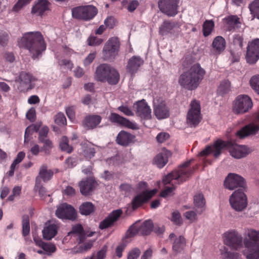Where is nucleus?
<instances>
[{
  "mask_svg": "<svg viewBox=\"0 0 259 259\" xmlns=\"http://www.w3.org/2000/svg\"><path fill=\"white\" fill-rule=\"evenodd\" d=\"M18 45L20 48L28 50L33 59L38 58L46 49L43 35L39 31L25 33L18 41Z\"/></svg>",
  "mask_w": 259,
  "mask_h": 259,
  "instance_id": "nucleus-1",
  "label": "nucleus"
},
{
  "mask_svg": "<svg viewBox=\"0 0 259 259\" xmlns=\"http://www.w3.org/2000/svg\"><path fill=\"white\" fill-rule=\"evenodd\" d=\"M190 165V161H187L181 165L176 170L171 171L163 179V182L164 185L171 184L172 186L170 187H165V189L160 192V196L166 198L168 196L172 195V192L176 189V187L172 182V180L178 182V184L186 181L191 175L192 170L188 168Z\"/></svg>",
  "mask_w": 259,
  "mask_h": 259,
  "instance_id": "nucleus-2",
  "label": "nucleus"
},
{
  "mask_svg": "<svg viewBox=\"0 0 259 259\" xmlns=\"http://www.w3.org/2000/svg\"><path fill=\"white\" fill-rule=\"evenodd\" d=\"M247 236L248 238L244 240L243 254L247 259H259V231L249 230Z\"/></svg>",
  "mask_w": 259,
  "mask_h": 259,
  "instance_id": "nucleus-3",
  "label": "nucleus"
},
{
  "mask_svg": "<svg viewBox=\"0 0 259 259\" xmlns=\"http://www.w3.org/2000/svg\"><path fill=\"white\" fill-rule=\"evenodd\" d=\"M95 77L98 81H119L120 78L117 70L107 64H101L97 67Z\"/></svg>",
  "mask_w": 259,
  "mask_h": 259,
  "instance_id": "nucleus-4",
  "label": "nucleus"
},
{
  "mask_svg": "<svg viewBox=\"0 0 259 259\" xmlns=\"http://www.w3.org/2000/svg\"><path fill=\"white\" fill-rule=\"evenodd\" d=\"M202 119L200 102L193 100L190 104V108L186 116V122L190 127H196Z\"/></svg>",
  "mask_w": 259,
  "mask_h": 259,
  "instance_id": "nucleus-5",
  "label": "nucleus"
},
{
  "mask_svg": "<svg viewBox=\"0 0 259 259\" xmlns=\"http://www.w3.org/2000/svg\"><path fill=\"white\" fill-rule=\"evenodd\" d=\"M71 12L72 17L75 19L89 21L97 14L98 10L93 5H87L74 8Z\"/></svg>",
  "mask_w": 259,
  "mask_h": 259,
  "instance_id": "nucleus-6",
  "label": "nucleus"
},
{
  "mask_svg": "<svg viewBox=\"0 0 259 259\" xmlns=\"http://www.w3.org/2000/svg\"><path fill=\"white\" fill-rule=\"evenodd\" d=\"M252 106V100L248 96L240 95L234 101L233 110L236 114H243L247 112Z\"/></svg>",
  "mask_w": 259,
  "mask_h": 259,
  "instance_id": "nucleus-7",
  "label": "nucleus"
},
{
  "mask_svg": "<svg viewBox=\"0 0 259 259\" xmlns=\"http://www.w3.org/2000/svg\"><path fill=\"white\" fill-rule=\"evenodd\" d=\"M205 71L198 63L194 64L190 70L181 75L180 81H201L203 79Z\"/></svg>",
  "mask_w": 259,
  "mask_h": 259,
  "instance_id": "nucleus-8",
  "label": "nucleus"
},
{
  "mask_svg": "<svg viewBox=\"0 0 259 259\" xmlns=\"http://www.w3.org/2000/svg\"><path fill=\"white\" fill-rule=\"evenodd\" d=\"M244 191L242 189H239L230 196V204L236 211H242L247 206V197Z\"/></svg>",
  "mask_w": 259,
  "mask_h": 259,
  "instance_id": "nucleus-9",
  "label": "nucleus"
},
{
  "mask_svg": "<svg viewBox=\"0 0 259 259\" xmlns=\"http://www.w3.org/2000/svg\"><path fill=\"white\" fill-rule=\"evenodd\" d=\"M180 0H158L160 11L168 17H174L178 13Z\"/></svg>",
  "mask_w": 259,
  "mask_h": 259,
  "instance_id": "nucleus-10",
  "label": "nucleus"
},
{
  "mask_svg": "<svg viewBox=\"0 0 259 259\" xmlns=\"http://www.w3.org/2000/svg\"><path fill=\"white\" fill-rule=\"evenodd\" d=\"M120 46L119 39L116 37L110 38L106 42L103 49L104 60L114 58L118 54Z\"/></svg>",
  "mask_w": 259,
  "mask_h": 259,
  "instance_id": "nucleus-11",
  "label": "nucleus"
},
{
  "mask_svg": "<svg viewBox=\"0 0 259 259\" xmlns=\"http://www.w3.org/2000/svg\"><path fill=\"white\" fill-rule=\"evenodd\" d=\"M56 216L62 219L74 221L77 217V212L71 205L66 203L60 204L56 210Z\"/></svg>",
  "mask_w": 259,
  "mask_h": 259,
  "instance_id": "nucleus-12",
  "label": "nucleus"
},
{
  "mask_svg": "<svg viewBox=\"0 0 259 259\" xmlns=\"http://www.w3.org/2000/svg\"><path fill=\"white\" fill-rule=\"evenodd\" d=\"M230 143L226 144V142L222 140L219 139L214 142L212 146H207L200 153V156H205L213 154L215 158H218L222 153V150L226 147L228 146Z\"/></svg>",
  "mask_w": 259,
  "mask_h": 259,
  "instance_id": "nucleus-13",
  "label": "nucleus"
},
{
  "mask_svg": "<svg viewBox=\"0 0 259 259\" xmlns=\"http://www.w3.org/2000/svg\"><path fill=\"white\" fill-rule=\"evenodd\" d=\"M246 60L250 64H255L259 59V39L249 42L247 47Z\"/></svg>",
  "mask_w": 259,
  "mask_h": 259,
  "instance_id": "nucleus-14",
  "label": "nucleus"
},
{
  "mask_svg": "<svg viewBox=\"0 0 259 259\" xmlns=\"http://www.w3.org/2000/svg\"><path fill=\"white\" fill-rule=\"evenodd\" d=\"M224 242L226 245L232 249L237 250L242 245V237L237 231L232 230L224 234Z\"/></svg>",
  "mask_w": 259,
  "mask_h": 259,
  "instance_id": "nucleus-15",
  "label": "nucleus"
},
{
  "mask_svg": "<svg viewBox=\"0 0 259 259\" xmlns=\"http://www.w3.org/2000/svg\"><path fill=\"white\" fill-rule=\"evenodd\" d=\"M245 185L244 179L242 177L235 174H229L224 182L225 187L230 190H233L236 188L239 187V189H242L244 191Z\"/></svg>",
  "mask_w": 259,
  "mask_h": 259,
  "instance_id": "nucleus-16",
  "label": "nucleus"
},
{
  "mask_svg": "<svg viewBox=\"0 0 259 259\" xmlns=\"http://www.w3.org/2000/svg\"><path fill=\"white\" fill-rule=\"evenodd\" d=\"M181 32V28L178 23L165 20L163 22L159 27V33L162 36L178 35Z\"/></svg>",
  "mask_w": 259,
  "mask_h": 259,
  "instance_id": "nucleus-17",
  "label": "nucleus"
},
{
  "mask_svg": "<svg viewBox=\"0 0 259 259\" xmlns=\"http://www.w3.org/2000/svg\"><path fill=\"white\" fill-rule=\"evenodd\" d=\"M156 193V190L143 192L136 195L132 201V207L135 210L150 199Z\"/></svg>",
  "mask_w": 259,
  "mask_h": 259,
  "instance_id": "nucleus-18",
  "label": "nucleus"
},
{
  "mask_svg": "<svg viewBox=\"0 0 259 259\" xmlns=\"http://www.w3.org/2000/svg\"><path fill=\"white\" fill-rule=\"evenodd\" d=\"M168 239L172 244V250L176 254L181 253L184 249L186 241L182 235L177 237L174 233L169 234Z\"/></svg>",
  "mask_w": 259,
  "mask_h": 259,
  "instance_id": "nucleus-19",
  "label": "nucleus"
},
{
  "mask_svg": "<svg viewBox=\"0 0 259 259\" xmlns=\"http://www.w3.org/2000/svg\"><path fill=\"white\" fill-rule=\"evenodd\" d=\"M134 108L136 109L137 115L141 118L145 120L151 118V110L144 99L135 103Z\"/></svg>",
  "mask_w": 259,
  "mask_h": 259,
  "instance_id": "nucleus-20",
  "label": "nucleus"
},
{
  "mask_svg": "<svg viewBox=\"0 0 259 259\" xmlns=\"http://www.w3.org/2000/svg\"><path fill=\"white\" fill-rule=\"evenodd\" d=\"M122 213V211L119 209L113 210L104 220L99 224V228L104 230L113 226L117 221Z\"/></svg>",
  "mask_w": 259,
  "mask_h": 259,
  "instance_id": "nucleus-21",
  "label": "nucleus"
},
{
  "mask_svg": "<svg viewBox=\"0 0 259 259\" xmlns=\"http://www.w3.org/2000/svg\"><path fill=\"white\" fill-rule=\"evenodd\" d=\"M144 60L140 56H133L128 61L126 65L127 72L132 76L134 75L144 64Z\"/></svg>",
  "mask_w": 259,
  "mask_h": 259,
  "instance_id": "nucleus-22",
  "label": "nucleus"
},
{
  "mask_svg": "<svg viewBox=\"0 0 259 259\" xmlns=\"http://www.w3.org/2000/svg\"><path fill=\"white\" fill-rule=\"evenodd\" d=\"M259 131V125L253 123L245 125L236 133L240 139H243L250 135H254Z\"/></svg>",
  "mask_w": 259,
  "mask_h": 259,
  "instance_id": "nucleus-23",
  "label": "nucleus"
},
{
  "mask_svg": "<svg viewBox=\"0 0 259 259\" xmlns=\"http://www.w3.org/2000/svg\"><path fill=\"white\" fill-rule=\"evenodd\" d=\"M229 150L231 155L236 159L245 157L249 153L248 148L244 145H232L229 147Z\"/></svg>",
  "mask_w": 259,
  "mask_h": 259,
  "instance_id": "nucleus-24",
  "label": "nucleus"
},
{
  "mask_svg": "<svg viewBox=\"0 0 259 259\" xmlns=\"http://www.w3.org/2000/svg\"><path fill=\"white\" fill-rule=\"evenodd\" d=\"M135 138L134 135L124 131H121L116 137V142L118 145L126 147L134 142Z\"/></svg>",
  "mask_w": 259,
  "mask_h": 259,
  "instance_id": "nucleus-25",
  "label": "nucleus"
},
{
  "mask_svg": "<svg viewBox=\"0 0 259 259\" xmlns=\"http://www.w3.org/2000/svg\"><path fill=\"white\" fill-rule=\"evenodd\" d=\"M109 119L112 122L118 123V124L133 130L137 128V125L135 123L117 113H111Z\"/></svg>",
  "mask_w": 259,
  "mask_h": 259,
  "instance_id": "nucleus-26",
  "label": "nucleus"
},
{
  "mask_svg": "<svg viewBox=\"0 0 259 259\" xmlns=\"http://www.w3.org/2000/svg\"><path fill=\"white\" fill-rule=\"evenodd\" d=\"M96 181L91 178H87L79 183L80 193L83 195H88L95 188Z\"/></svg>",
  "mask_w": 259,
  "mask_h": 259,
  "instance_id": "nucleus-27",
  "label": "nucleus"
},
{
  "mask_svg": "<svg viewBox=\"0 0 259 259\" xmlns=\"http://www.w3.org/2000/svg\"><path fill=\"white\" fill-rule=\"evenodd\" d=\"M102 118L98 115H88L82 121V125L87 130L94 129L101 122Z\"/></svg>",
  "mask_w": 259,
  "mask_h": 259,
  "instance_id": "nucleus-28",
  "label": "nucleus"
},
{
  "mask_svg": "<svg viewBox=\"0 0 259 259\" xmlns=\"http://www.w3.org/2000/svg\"><path fill=\"white\" fill-rule=\"evenodd\" d=\"M171 155V153L169 150H163L158 154L154 158L153 162L158 168L163 167L168 162V158Z\"/></svg>",
  "mask_w": 259,
  "mask_h": 259,
  "instance_id": "nucleus-29",
  "label": "nucleus"
},
{
  "mask_svg": "<svg viewBox=\"0 0 259 259\" xmlns=\"http://www.w3.org/2000/svg\"><path fill=\"white\" fill-rule=\"evenodd\" d=\"M154 112L158 119L166 118L169 116V109L164 102H161L158 105H155L154 103Z\"/></svg>",
  "mask_w": 259,
  "mask_h": 259,
  "instance_id": "nucleus-30",
  "label": "nucleus"
},
{
  "mask_svg": "<svg viewBox=\"0 0 259 259\" xmlns=\"http://www.w3.org/2000/svg\"><path fill=\"white\" fill-rule=\"evenodd\" d=\"M48 4L46 0H38L32 7L31 13L37 16H42L45 11L49 10Z\"/></svg>",
  "mask_w": 259,
  "mask_h": 259,
  "instance_id": "nucleus-31",
  "label": "nucleus"
},
{
  "mask_svg": "<svg viewBox=\"0 0 259 259\" xmlns=\"http://www.w3.org/2000/svg\"><path fill=\"white\" fill-rule=\"evenodd\" d=\"M75 235L78 236V243L83 242L85 239V233L82 226L77 224L72 227V230L68 233V236Z\"/></svg>",
  "mask_w": 259,
  "mask_h": 259,
  "instance_id": "nucleus-32",
  "label": "nucleus"
},
{
  "mask_svg": "<svg viewBox=\"0 0 259 259\" xmlns=\"http://www.w3.org/2000/svg\"><path fill=\"white\" fill-rule=\"evenodd\" d=\"M58 227L55 224H49L42 230L43 237L47 240H51L57 233Z\"/></svg>",
  "mask_w": 259,
  "mask_h": 259,
  "instance_id": "nucleus-33",
  "label": "nucleus"
},
{
  "mask_svg": "<svg viewBox=\"0 0 259 259\" xmlns=\"http://www.w3.org/2000/svg\"><path fill=\"white\" fill-rule=\"evenodd\" d=\"M212 46L216 53L220 54L226 48V40L222 36H218L214 38Z\"/></svg>",
  "mask_w": 259,
  "mask_h": 259,
  "instance_id": "nucleus-34",
  "label": "nucleus"
},
{
  "mask_svg": "<svg viewBox=\"0 0 259 259\" xmlns=\"http://www.w3.org/2000/svg\"><path fill=\"white\" fill-rule=\"evenodd\" d=\"M94 241L93 240H89L87 242L81 243L80 244H78L77 245L75 246L73 248V251L75 253H81L85 252H87L90 250L93 246Z\"/></svg>",
  "mask_w": 259,
  "mask_h": 259,
  "instance_id": "nucleus-35",
  "label": "nucleus"
},
{
  "mask_svg": "<svg viewBox=\"0 0 259 259\" xmlns=\"http://www.w3.org/2000/svg\"><path fill=\"white\" fill-rule=\"evenodd\" d=\"M153 223L151 220L144 221L142 224H139L140 234L141 235H148L153 230Z\"/></svg>",
  "mask_w": 259,
  "mask_h": 259,
  "instance_id": "nucleus-36",
  "label": "nucleus"
},
{
  "mask_svg": "<svg viewBox=\"0 0 259 259\" xmlns=\"http://www.w3.org/2000/svg\"><path fill=\"white\" fill-rule=\"evenodd\" d=\"M95 210V205L90 202L82 203L79 207V211L82 215H88Z\"/></svg>",
  "mask_w": 259,
  "mask_h": 259,
  "instance_id": "nucleus-37",
  "label": "nucleus"
},
{
  "mask_svg": "<svg viewBox=\"0 0 259 259\" xmlns=\"http://www.w3.org/2000/svg\"><path fill=\"white\" fill-rule=\"evenodd\" d=\"M224 20L229 31L237 28L238 27V25L240 23L239 18L237 16H229L226 17Z\"/></svg>",
  "mask_w": 259,
  "mask_h": 259,
  "instance_id": "nucleus-38",
  "label": "nucleus"
},
{
  "mask_svg": "<svg viewBox=\"0 0 259 259\" xmlns=\"http://www.w3.org/2000/svg\"><path fill=\"white\" fill-rule=\"evenodd\" d=\"M214 23L212 20H205L202 25L203 35L205 37L209 35L214 29Z\"/></svg>",
  "mask_w": 259,
  "mask_h": 259,
  "instance_id": "nucleus-39",
  "label": "nucleus"
},
{
  "mask_svg": "<svg viewBox=\"0 0 259 259\" xmlns=\"http://www.w3.org/2000/svg\"><path fill=\"white\" fill-rule=\"evenodd\" d=\"M39 175L44 182H47L52 177L53 172L51 169L48 170L46 165H42L40 168Z\"/></svg>",
  "mask_w": 259,
  "mask_h": 259,
  "instance_id": "nucleus-40",
  "label": "nucleus"
},
{
  "mask_svg": "<svg viewBox=\"0 0 259 259\" xmlns=\"http://www.w3.org/2000/svg\"><path fill=\"white\" fill-rule=\"evenodd\" d=\"M250 14L253 18H256L259 20V0H254L248 6Z\"/></svg>",
  "mask_w": 259,
  "mask_h": 259,
  "instance_id": "nucleus-41",
  "label": "nucleus"
},
{
  "mask_svg": "<svg viewBox=\"0 0 259 259\" xmlns=\"http://www.w3.org/2000/svg\"><path fill=\"white\" fill-rule=\"evenodd\" d=\"M22 235L25 237L27 236L30 232V223L29 218L28 215H24L22 217Z\"/></svg>",
  "mask_w": 259,
  "mask_h": 259,
  "instance_id": "nucleus-42",
  "label": "nucleus"
},
{
  "mask_svg": "<svg viewBox=\"0 0 259 259\" xmlns=\"http://www.w3.org/2000/svg\"><path fill=\"white\" fill-rule=\"evenodd\" d=\"M232 45L236 50H241L243 46L244 41L242 35L235 34L233 36Z\"/></svg>",
  "mask_w": 259,
  "mask_h": 259,
  "instance_id": "nucleus-43",
  "label": "nucleus"
},
{
  "mask_svg": "<svg viewBox=\"0 0 259 259\" xmlns=\"http://www.w3.org/2000/svg\"><path fill=\"white\" fill-rule=\"evenodd\" d=\"M68 142V138L65 136H63L61 139L59 147L62 151L70 153L73 151V148L71 146L69 145Z\"/></svg>",
  "mask_w": 259,
  "mask_h": 259,
  "instance_id": "nucleus-44",
  "label": "nucleus"
},
{
  "mask_svg": "<svg viewBox=\"0 0 259 259\" xmlns=\"http://www.w3.org/2000/svg\"><path fill=\"white\" fill-rule=\"evenodd\" d=\"M138 234H140L139 223H136L128 228L126 232L125 237L127 238H132Z\"/></svg>",
  "mask_w": 259,
  "mask_h": 259,
  "instance_id": "nucleus-45",
  "label": "nucleus"
},
{
  "mask_svg": "<svg viewBox=\"0 0 259 259\" xmlns=\"http://www.w3.org/2000/svg\"><path fill=\"white\" fill-rule=\"evenodd\" d=\"M231 90L230 82H221L217 92L218 93L222 96L228 93Z\"/></svg>",
  "mask_w": 259,
  "mask_h": 259,
  "instance_id": "nucleus-46",
  "label": "nucleus"
},
{
  "mask_svg": "<svg viewBox=\"0 0 259 259\" xmlns=\"http://www.w3.org/2000/svg\"><path fill=\"white\" fill-rule=\"evenodd\" d=\"M194 203L195 207L203 208L205 204V201L202 194L199 193L194 196Z\"/></svg>",
  "mask_w": 259,
  "mask_h": 259,
  "instance_id": "nucleus-47",
  "label": "nucleus"
},
{
  "mask_svg": "<svg viewBox=\"0 0 259 259\" xmlns=\"http://www.w3.org/2000/svg\"><path fill=\"white\" fill-rule=\"evenodd\" d=\"M221 254L225 259H240L238 253L230 251L226 247L222 250Z\"/></svg>",
  "mask_w": 259,
  "mask_h": 259,
  "instance_id": "nucleus-48",
  "label": "nucleus"
},
{
  "mask_svg": "<svg viewBox=\"0 0 259 259\" xmlns=\"http://www.w3.org/2000/svg\"><path fill=\"white\" fill-rule=\"evenodd\" d=\"M39 142L43 144L42 150L46 154L49 155L51 153V150L53 147L52 142L49 139L41 140Z\"/></svg>",
  "mask_w": 259,
  "mask_h": 259,
  "instance_id": "nucleus-49",
  "label": "nucleus"
},
{
  "mask_svg": "<svg viewBox=\"0 0 259 259\" xmlns=\"http://www.w3.org/2000/svg\"><path fill=\"white\" fill-rule=\"evenodd\" d=\"M34 189L36 191L38 192L39 195L41 197H44L47 195L48 196H50L47 194V191L45 188L40 185V181L38 177L36 178Z\"/></svg>",
  "mask_w": 259,
  "mask_h": 259,
  "instance_id": "nucleus-50",
  "label": "nucleus"
},
{
  "mask_svg": "<svg viewBox=\"0 0 259 259\" xmlns=\"http://www.w3.org/2000/svg\"><path fill=\"white\" fill-rule=\"evenodd\" d=\"M32 0H18V2L13 6L12 11L14 12H18L23 7L28 5Z\"/></svg>",
  "mask_w": 259,
  "mask_h": 259,
  "instance_id": "nucleus-51",
  "label": "nucleus"
},
{
  "mask_svg": "<svg viewBox=\"0 0 259 259\" xmlns=\"http://www.w3.org/2000/svg\"><path fill=\"white\" fill-rule=\"evenodd\" d=\"M107 251V247L106 245H104L100 250H99L96 255L93 254L90 258L92 259H104L106 256V253Z\"/></svg>",
  "mask_w": 259,
  "mask_h": 259,
  "instance_id": "nucleus-52",
  "label": "nucleus"
},
{
  "mask_svg": "<svg viewBox=\"0 0 259 259\" xmlns=\"http://www.w3.org/2000/svg\"><path fill=\"white\" fill-rule=\"evenodd\" d=\"M181 85L188 90H193L199 85V82H180Z\"/></svg>",
  "mask_w": 259,
  "mask_h": 259,
  "instance_id": "nucleus-53",
  "label": "nucleus"
},
{
  "mask_svg": "<svg viewBox=\"0 0 259 259\" xmlns=\"http://www.w3.org/2000/svg\"><path fill=\"white\" fill-rule=\"evenodd\" d=\"M171 221L176 225L179 226L182 224V217L178 211H175L172 213Z\"/></svg>",
  "mask_w": 259,
  "mask_h": 259,
  "instance_id": "nucleus-54",
  "label": "nucleus"
},
{
  "mask_svg": "<svg viewBox=\"0 0 259 259\" xmlns=\"http://www.w3.org/2000/svg\"><path fill=\"white\" fill-rule=\"evenodd\" d=\"M38 130V127L36 126H30L27 127L25 130V135H24V142H28L29 140L28 137L32 135L33 132H37Z\"/></svg>",
  "mask_w": 259,
  "mask_h": 259,
  "instance_id": "nucleus-55",
  "label": "nucleus"
},
{
  "mask_svg": "<svg viewBox=\"0 0 259 259\" xmlns=\"http://www.w3.org/2000/svg\"><path fill=\"white\" fill-rule=\"evenodd\" d=\"M55 122L59 125H63L66 124V119L62 113H58L55 116Z\"/></svg>",
  "mask_w": 259,
  "mask_h": 259,
  "instance_id": "nucleus-56",
  "label": "nucleus"
},
{
  "mask_svg": "<svg viewBox=\"0 0 259 259\" xmlns=\"http://www.w3.org/2000/svg\"><path fill=\"white\" fill-rule=\"evenodd\" d=\"M41 248L44 251L48 253V255H51L52 253L55 252L56 251V246L51 243L45 242Z\"/></svg>",
  "mask_w": 259,
  "mask_h": 259,
  "instance_id": "nucleus-57",
  "label": "nucleus"
},
{
  "mask_svg": "<svg viewBox=\"0 0 259 259\" xmlns=\"http://www.w3.org/2000/svg\"><path fill=\"white\" fill-rule=\"evenodd\" d=\"M84 157L87 159H91L96 153L95 149L93 147H86L83 150Z\"/></svg>",
  "mask_w": 259,
  "mask_h": 259,
  "instance_id": "nucleus-58",
  "label": "nucleus"
},
{
  "mask_svg": "<svg viewBox=\"0 0 259 259\" xmlns=\"http://www.w3.org/2000/svg\"><path fill=\"white\" fill-rule=\"evenodd\" d=\"M103 42V39L96 36H91L88 39V45L90 46H98Z\"/></svg>",
  "mask_w": 259,
  "mask_h": 259,
  "instance_id": "nucleus-59",
  "label": "nucleus"
},
{
  "mask_svg": "<svg viewBox=\"0 0 259 259\" xmlns=\"http://www.w3.org/2000/svg\"><path fill=\"white\" fill-rule=\"evenodd\" d=\"M96 54L97 53L96 52L89 54L83 61V64L84 66L87 67L89 66L96 58Z\"/></svg>",
  "mask_w": 259,
  "mask_h": 259,
  "instance_id": "nucleus-60",
  "label": "nucleus"
},
{
  "mask_svg": "<svg viewBox=\"0 0 259 259\" xmlns=\"http://www.w3.org/2000/svg\"><path fill=\"white\" fill-rule=\"evenodd\" d=\"M49 131V129L48 126H43L39 132V136L38 137V141H41L47 139V137Z\"/></svg>",
  "mask_w": 259,
  "mask_h": 259,
  "instance_id": "nucleus-61",
  "label": "nucleus"
},
{
  "mask_svg": "<svg viewBox=\"0 0 259 259\" xmlns=\"http://www.w3.org/2000/svg\"><path fill=\"white\" fill-rule=\"evenodd\" d=\"M140 254V250L138 248H135L129 252L127 259H138Z\"/></svg>",
  "mask_w": 259,
  "mask_h": 259,
  "instance_id": "nucleus-62",
  "label": "nucleus"
},
{
  "mask_svg": "<svg viewBox=\"0 0 259 259\" xmlns=\"http://www.w3.org/2000/svg\"><path fill=\"white\" fill-rule=\"evenodd\" d=\"M21 192V188L19 186H15L12 191V194L10 195L8 200L9 201L14 200L16 196H19Z\"/></svg>",
  "mask_w": 259,
  "mask_h": 259,
  "instance_id": "nucleus-63",
  "label": "nucleus"
},
{
  "mask_svg": "<svg viewBox=\"0 0 259 259\" xmlns=\"http://www.w3.org/2000/svg\"><path fill=\"white\" fill-rule=\"evenodd\" d=\"M117 109L126 116L134 115V113L132 110L127 106H120L118 107Z\"/></svg>",
  "mask_w": 259,
  "mask_h": 259,
  "instance_id": "nucleus-64",
  "label": "nucleus"
}]
</instances>
